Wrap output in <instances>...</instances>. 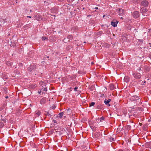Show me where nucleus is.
Returning <instances> with one entry per match:
<instances>
[{
  "mask_svg": "<svg viewBox=\"0 0 151 151\" xmlns=\"http://www.w3.org/2000/svg\"><path fill=\"white\" fill-rule=\"evenodd\" d=\"M36 65L35 64L31 65L27 68V70L30 73H32L36 68Z\"/></svg>",
  "mask_w": 151,
  "mask_h": 151,
  "instance_id": "nucleus-1",
  "label": "nucleus"
},
{
  "mask_svg": "<svg viewBox=\"0 0 151 151\" xmlns=\"http://www.w3.org/2000/svg\"><path fill=\"white\" fill-rule=\"evenodd\" d=\"M132 16L134 19H137L140 16L139 12L138 11H134L132 14Z\"/></svg>",
  "mask_w": 151,
  "mask_h": 151,
  "instance_id": "nucleus-2",
  "label": "nucleus"
},
{
  "mask_svg": "<svg viewBox=\"0 0 151 151\" xmlns=\"http://www.w3.org/2000/svg\"><path fill=\"white\" fill-rule=\"evenodd\" d=\"M140 5L143 7H147L149 5V3L147 0H144L141 2Z\"/></svg>",
  "mask_w": 151,
  "mask_h": 151,
  "instance_id": "nucleus-3",
  "label": "nucleus"
},
{
  "mask_svg": "<svg viewBox=\"0 0 151 151\" xmlns=\"http://www.w3.org/2000/svg\"><path fill=\"white\" fill-rule=\"evenodd\" d=\"M130 99L132 101H136V102L140 100V98L137 96H133L130 98Z\"/></svg>",
  "mask_w": 151,
  "mask_h": 151,
  "instance_id": "nucleus-4",
  "label": "nucleus"
},
{
  "mask_svg": "<svg viewBox=\"0 0 151 151\" xmlns=\"http://www.w3.org/2000/svg\"><path fill=\"white\" fill-rule=\"evenodd\" d=\"M147 11V9L146 7H142L140 9V12L142 14L146 13Z\"/></svg>",
  "mask_w": 151,
  "mask_h": 151,
  "instance_id": "nucleus-5",
  "label": "nucleus"
},
{
  "mask_svg": "<svg viewBox=\"0 0 151 151\" xmlns=\"http://www.w3.org/2000/svg\"><path fill=\"white\" fill-rule=\"evenodd\" d=\"M134 78L137 79H139L141 77V75L139 73H135L133 74Z\"/></svg>",
  "mask_w": 151,
  "mask_h": 151,
  "instance_id": "nucleus-6",
  "label": "nucleus"
},
{
  "mask_svg": "<svg viewBox=\"0 0 151 151\" xmlns=\"http://www.w3.org/2000/svg\"><path fill=\"white\" fill-rule=\"evenodd\" d=\"M7 22L6 19H2L0 17V28L1 27V24L2 23L3 24H4L5 22Z\"/></svg>",
  "mask_w": 151,
  "mask_h": 151,
  "instance_id": "nucleus-7",
  "label": "nucleus"
},
{
  "mask_svg": "<svg viewBox=\"0 0 151 151\" xmlns=\"http://www.w3.org/2000/svg\"><path fill=\"white\" fill-rule=\"evenodd\" d=\"M51 12L53 13L57 14L58 13L57 9L56 8L53 7L51 8Z\"/></svg>",
  "mask_w": 151,
  "mask_h": 151,
  "instance_id": "nucleus-8",
  "label": "nucleus"
},
{
  "mask_svg": "<svg viewBox=\"0 0 151 151\" xmlns=\"http://www.w3.org/2000/svg\"><path fill=\"white\" fill-rule=\"evenodd\" d=\"M119 22L116 21V22L112 21L111 22V25L114 27H116L117 26V24Z\"/></svg>",
  "mask_w": 151,
  "mask_h": 151,
  "instance_id": "nucleus-9",
  "label": "nucleus"
},
{
  "mask_svg": "<svg viewBox=\"0 0 151 151\" xmlns=\"http://www.w3.org/2000/svg\"><path fill=\"white\" fill-rule=\"evenodd\" d=\"M41 112L39 110H36L35 111V116H36V117L39 116L41 115Z\"/></svg>",
  "mask_w": 151,
  "mask_h": 151,
  "instance_id": "nucleus-10",
  "label": "nucleus"
},
{
  "mask_svg": "<svg viewBox=\"0 0 151 151\" xmlns=\"http://www.w3.org/2000/svg\"><path fill=\"white\" fill-rule=\"evenodd\" d=\"M46 102V99L45 98H43L40 100V104H44Z\"/></svg>",
  "mask_w": 151,
  "mask_h": 151,
  "instance_id": "nucleus-11",
  "label": "nucleus"
},
{
  "mask_svg": "<svg viewBox=\"0 0 151 151\" xmlns=\"http://www.w3.org/2000/svg\"><path fill=\"white\" fill-rule=\"evenodd\" d=\"M40 90V93L42 92L43 93L44 92L46 91H47V89L46 88H43V87H42V88H41Z\"/></svg>",
  "mask_w": 151,
  "mask_h": 151,
  "instance_id": "nucleus-12",
  "label": "nucleus"
},
{
  "mask_svg": "<svg viewBox=\"0 0 151 151\" xmlns=\"http://www.w3.org/2000/svg\"><path fill=\"white\" fill-rule=\"evenodd\" d=\"M110 89L111 90H113L114 89L116 88H115L114 85L112 84H111L109 85Z\"/></svg>",
  "mask_w": 151,
  "mask_h": 151,
  "instance_id": "nucleus-13",
  "label": "nucleus"
},
{
  "mask_svg": "<svg viewBox=\"0 0 151 151\" xmlns=\"http://www.w3.org/2000/svg\"><path fill=\"white\" fill-rule=\"evenodd\" d=\"M129 77L127 76H125L124 78V81L125 82H128L129 81Z\"/></svg>",
  "mask_w": 151,
  "mask_h": 151,
  "instance_id": "nucleus-14",
  "label": "nucleus"
},
{
  "mask_svg": "<svg viewBox=\"0 0 151 151\" xmlns=\"http://www.w3.org/2000/svg\"><path fill=\"white\" fill-rule=\"evenodd\" d=\"M149 70V68L148 66H145L144 68V70L145 72H147Z\"/></svg>",
  "mask_w": 151,
  "mask_h": 151,
  "instance_id": "nucleus-15",
  "label": "nucleus"
},
{
  "mask_svg": "<svg viewBox=\"0 0 151 151\" xmlns=\"http://www.w3.org/2000/svg\"><path fill=\"white\" fill-rule=\"evenodd\" d=\"M104 103H105V104L106 105H107L108 106H110V104H109V102L107 101V100L105 99L104 101Z\"/></svg>",
  "mask_w": 151,
  "mask_h": 151,
  "instance_id": "nucleus-16",
  "label": "nucleus"
},
{
  "mask_svg": "<svg viewBox=\"0 0 151 151\" xmlns=\"http://www.w3.org/2000/svg\"><path fill=\"white\" fill-rule=\"evenodd\" d=\"M59 117L60 118H62L63 117V113L61 112L59 114Z\"/></svg>",
  "mask_w": 151,
  "mask_h": 151,
  "instance_id": "nucleus-17",
  "label": "nucleus"
},
{
  "mask_svg": "<svg viewBox=\"0 0 151 151\" xmlns=\"http://www.w3.org/2000/svg\"><path fill=\"white\" fill-rule=\"evenodd\" d=\"M6 64L9 66H10L12 65V63L11 62L7 61L6 63Z\"/></svg>",
  "mask_w": 151,
  "mask_h": 151,
  "instance_id": "nucleus-18",
  "label": "nucleus"
},
{
  "mask_svg": "<svg viewBox=\"0 0 151 151\" xmlns=\"http://www.w3.org/2000/svg\"><path fill=\"white\" fill-rule=\"evenodd\" d=\"M95 104L94 102H91V103L89 104V106L91 107V106H93Z\"/></svg>",
  "mask_w": 151,
  "mask_h": 151,
  "instance_id": "nucleus-19",
  "label": "nucleus"
},
{
  "mask_svg": "<svg viewBox=\"0 0 151 151\" xmlns=\"http://www.w3.org/2000/svg\"><path fill=\"white\" fill-rule=\"evenodd\" d=\"M47 39V37L45 36H43L42 37V40H44Z\"/></svg>",
  "mask_w": 151,
  "mask_h": 151,
  "instance_id": "nucleus-20",
  "label": "nucleus"
},
{
  "mask_svg": "<svg viewBox=\"0 0 151 151\" xmlns=\"http://www.w3.org/2000/svg\"><path fill=\"white\" fill-rule=\"evenodd\" d=\"M4 126V124L3 122H0V128H1Z\"/></svg>",
  "mask_w": 151,
  "mask_h": 151,
  "instance_id": "nucleus-21",
  "label": "nucleus"
},
{
  "mask_svg": "<svg viewBox=\"0 0 151 151\" xmlns=\"http://www.w3.org/2000/svg\"><path fill=\"white\" fill-rule=\"evenodd\" d=\"M118 42H115L112 45V46H113V47H114L115 45H117L118 44Z\"/></svg>",
  "mask_w": 151,
  "mask_h": 151,
  "instance_id": "nucleus-22",
  "label": "nucleus"
},
{
  "mask_svg": "<svg viewBox=\"0 0 151 151\" xmlns=\"http://www.w3.org/2000/svg\"><path fill=\"white\" fill-rule=\"evenodd\" d=\"M104 119V118L103 117V116L101 117L100 119V121L101 122L103 121Z\"/></svg>",
  "mask_w": 151,
  "mask_h": 151,
  "instance_id": "nucleus-23",
  "label": "nucleus"
},
{
  "mask_svg": "<svg viewBox=\"0 0 151 151\" xmlns=\"http://www.w3.org/2000/svg\"><path fill=\"white\" fill-rule=\"evenodd\" d=\"M121 11H123V10L122 9H117V12H120Z\"/></svg>",
  "mask_w": 151,
  "mask_h": 151,
  "instance_id": "nucleus-24",
  "label": "nucleus"
},
{
  "mask_svg": "<svg viewBox=\"0 0 151 151\" xmlns=\"http://www.w3.org/2000/svg\"><path fill=\"white\" fill-rule=\"evenodd\" d=\"M115 140V139L114 138L111 137L110 138V140L111 142H112L114 141Z\"/></svg>",
  "mask_w": 151,
  "mask_h": 151,
  "instance_id": "nucleus-25",
  "label": "nucleus"
},
{
  "mask_svg": "<svg viewBox=\"0 0 151 151\" xmlns=\"http://www.w3.org/2000/svg\"><path fill=\"white\" fill-rule=\"evenodd\" d=\"M96 134L97 135V137H96V138L98 137L100 135V134L98 133H96Z\"/></svg>",
  "mask_w": 151,
  "mask_h": 151,
  "instance_id": "nucleus-26",
  "label": "nucleus"
},
{
  "mask_svg": "<svg viewBox=\"0 0 151 151\" xmlns=\"http://www.w3.org/2000/svg\"><path fill=\"white\" fill-rule=\"evenodd\" d=\"M109 45L108 44L106 43V48H109Z\"/></svg>",
  "mask_w": 151,
  "mask_h": 151,
  "instance_id": "nucleus-27",
  "label": "nucleus"
},
{
  "mask_svg": "<svg viewBox=\"0 0 151 151\" xmlns=\"http://www.w3.org/2000/svg\"><path fill=\"white\" fill-rule=\"evenodd\" d=\"M131 128V126L129 125H127V129H130Z\"/></svg>",
  "mask_w": 151,
  "mask_h": 151,
  "instance_id": "nucleus-28",
  "label": "nucleus"
},
{
  "mask_svg": "<svg viewBox=\"0 0 151 151\" xmlns=\"http://www.w3.org/2000/svg\"><path fill=\"white\" fill-rule=\"evenodd\" d=\"M73 1V0H67V1L68 2H72Z\"/></svg>",
  "mask_w": 151,
  "mask_h": 151,
  "instance_id": "nucleus-29",
  "label": "nucleus"
},
{
  "mask_svg": "<svg viewBox=\"0 0 151 151\" xmlns=\"http://www.w3.org/2000/svg\"><path fill=\"white\" fill-rule=\"evenodd\" d=\"M77 89H78V87H75L74 88V91H77Z\"/></svg>",
  "mask_w": 151,
  "mask_h": 151,
  "instance_id": "nucleus-30",
  "label": "nucleus"
},
{
  "mask_svg": "<svg viewBox=\"0 0 151 151\" xmlns=\"http://www.w3.org/2000/svg\"><path fill=\"white\" fill-rule=\"evenodd\" d=\"M138 41H139L140 42H143V40H138Z\"/></svg>",
  "mask_w": 151,
  "mask_h": 151,
  "instance_id": "nucleus-31",
  "label": "nucleus"
},
{
  "mask_svg": "<svg viewBox=\"0 0 151 151\" xmlns=\"http://www.w3.org/2000/svg\"><path fill=\"white\" fill-rule=\"evenodd\" d=\"M42 19V18L40 17H39L38 19H37L38 20H41Z\"/></svg>",
  "mask_w": 151,
  "mask_h": 151,
  "instance_id": "nucleus-32",
  "label": "nucleus"
},
{
  "mask_svg": "<svg viewBox=\"0 0 151 151\" xmlns=\"http://www.w3.org/2000/svg\"><path fill=\"white\" fill-rule=\"evenodd\" d=\"M111 100V99H109L108 100H107L108 101L109 103Z\"/></svg>",
  "mask_w": 151,
  "mask_h": 151,
  "instance_id": "nucleus-33",
  "label": "nucleus"
},
{
  "mask_svg": "<svg viewBox=\"0 0 151 151\" xmlns=\"http://www.w3.org/2000/svg\"><path fill=\"white\" fill-rule=\"evenodd\" d=\"M71 48V46H69L68 48H67V49L68 50V48Z\"/></svg>",
  "mask_w": 151,
  "mask_h": 151,
  "instance_id": "nucleus-34",
  "label": "nucleus"
},
{
  "mask_svg": "<svg viewBox=\"0 0 151 151\" xmlns=\"http://www.w3.org/2000/svg\"><path fill=\"white\" fill-rule=\"evenodd\" d=\"M86 54H89V51H86Z\"/></svg>",
  "mask_w": 151,
  "mask_h": 151,
  "instance_id": "nucleus-35",
  "label": "nucleus"
},
{
  "mask_svg": "<svg viewBox=\"0 0 151 151\" xmlns=\"http://www.w3.org/2000/svg\"><path fill=\"white\" fill-rule=\"evenodd\" d=\"M27 17H29V18H31V17L30 16H28Z\"/></svg>",
  "mask_w": 151,
  "mask_h": 151,
  "instance_id": "nucleus-36",
  "label": "nucleus"
},
{
  "mask_svg": "<svg viewBox=\"0 0 151 151\" xmlns=\"http://www.w3.org/2000/svg\"><path fill=\"white\" fill-rule=\"evenodd\" d=\"M95 9H98V8L97 7H96L95 8Z\"/></svg>",
  "mask_w": 151,
  "mask_h": 151,
  "instance_id": "nucleus-37",
  "label": "nucleus"
},
{
  "mask_svg": "<svg viewBox=\"0 0 151 151\" xmlns=\"http://www.w3.org/2000/svg\"><path fill=\"white\" fill-rule=\"evenodd\" d=\"M5 97H6V99H7L8 98V96H6Z\"/></svg>",
  "mask_w": 151,
  "mask_h": 151,
  "instance_id": "nucleus-38",
  "label": "nucleus"
},
{
  "mask_svg": "<svg viewBox=\"0 0 151 151\" xmlns=\"http://www.w3.org/2000/svg\"><path fill=\"white\" fill-rule=\"evenodd\" d=\"M93 62H91V65H93Z\"/></svg>",
  "mask_w": 151,
  "mask_h": 151,
  "instance_id": "nucleus-39",
  "label": "nucleus"
},
{
  "mask_svg": "<svg viewBox=\"0 0 151 151\" xmlns=\"http://www.w3.org/2000/svg\"><path fill=\"white\" fill-rule=\"evenodd\" d=\"M149 45H150V47H151V43H149Z\"/></svg>",
  "mask_w": 151,
  "mask_h": 151,
  "instance_id": "nucleus-40",
  "label": "nucleus"
},
{
  "mask_svg": "<svg viewBox=\"0 0 151 151\" xmlns=\"http://www.w3.org/2000/svg\"><path fill=\"white\" fill-rule=\"evenodd\" d=\"M52 16H54V17H55V16L54 15H52Z\"/></svg>",
  "mask_w": 151,
  "mask_h": 151,
  "instance_id": "nucleus-41",
  "label": "nucleus"
},
{
  "mask_svg": "<svg viewBox=\"0 0 151 151\" xmlns=\"http://www.w3.org/2000/svg\"><path fill=\"white\" fill-rule=\"evenodd\" d=\"M104 16H105V15H104V16H103V17H104Z\"/></svg>",
  "mask_w": 151,
  "mask_h": 151,
  "instance_id": "nucleus-42",
  "label": "nucleus"
},
{
  "mask_svg": "<svg viewBox=\"0 0 151 151\" xmlns=\"http://www.w3.org/2000/svg\"><path fill=\"white\" fill-rule=\"evenodd\" d=\"M35 75H37V73H35Z\"/></svg>",
  "mask_w": 151,
  "mask_h": 151,
  "instance_id": "nucleus-43",
  "label": "nucleus"
},
{
  "mask_svg": "<svg viewBox=\"0 0 151 151\" xmlns=\"http://www.w3.org/2000/svg\"><path fill=\"white\" fill-rule=\"evenodd\" d=\"M84 43H86V42H84Z\"/></svg>",
  "mask_w": 151,
  "mask_h": 151,
  "instance_id": "nucleus-44",
  "label": "nucleus"
},
{
  "mask_svg": "<svg viewBox=\"0 0 151 151\" xmlns=\"http://www.w3.org/2000/svg\"><path fill=\"white\" fill-rule=\"evenodd\" d=\"M139 70H141L140 68L139 69Z\"/></svg>",
  "mask_w": 151,
  "mask_h": 151,
  "instance_id": "nucleus-45",
  "label": "nucleus"
},
{
  "mask_svg": "<svg viewBox=\"0 0 151 151\" xmlns=\"http://www.w3.org/2000/svg\"><path fill=\"white\" fill-rule=\"evenodd\" d=\"M30 12H31V11H32L31 10H30Z\"/></svg>",
  "mask_w": 151,
  "mask_h": 151,
  "instance_id": "nucleus-46",
  "label": "nucleus"
},
{
  "mask_svg": "<svg viewBox=\"0 0 151 151\" xmlns=\"http://www.w3.org/2000/svg\"><path fill=\"white\" fill-rule=\"evenodd\" d=\"M39 93H40V92H38Z\"/></svg>",
  "mask_w": 151,
  "mask_h": 151,
  "instance_id": "nucleus-47",
  "label": "nucleus"
}]
</instances>
